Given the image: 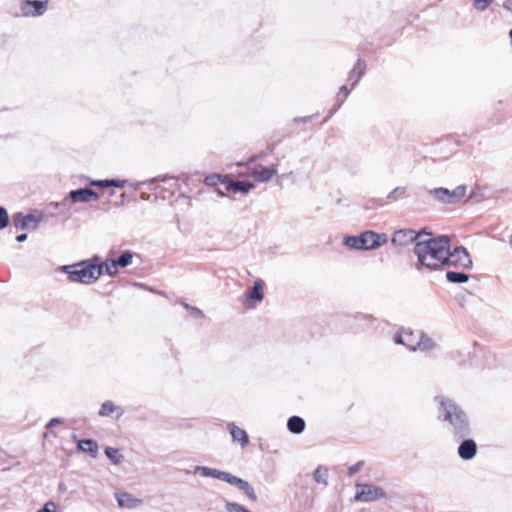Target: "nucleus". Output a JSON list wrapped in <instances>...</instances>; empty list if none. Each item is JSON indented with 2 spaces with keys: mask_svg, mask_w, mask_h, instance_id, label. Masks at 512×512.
Instances as JSON below:
<instances>
[{
  "mask_svg": "<svg viewBox=\"0 0 512 512\" xmlns=\"http://www.w3.org/2000/svg\"><path fill=\"white\" fill-rule=\"evenodd\" d=\"M366 67V61L362 58H359L355 63L354 67L352 68V70L349 72L348 80L352 81V89L358 84L361 77L365 74Z\"/></svg>",
  "mask_w": 512,
  "mask_h": 512,
  "instance_id": "obj_19",
  "label": "nucleus"
},
{
  "mask_svg": "<svg viewBox=\"0 0 512 512\" xmlns=\"http://www.w3.org/2000/svg\"><path fill=\"white\" fill-rule=\"evenodd\" d=\"M99 265H102V271L105 268V272L110 277H115L118 274V266L113 259H107L105 262L99 260Z\"/></svg>",
  "mask_w": 512,
  "mask_h": 512,
  "instance_id": "obj_29",
  "label": "nucleus"
},
{
  "mask_svg": "<svg viewBox=\"0 0 512 512\" xmlns=\"http://www.w3.org/2000/svg\"><path fill=\"white\" fill-rule=\"evenodd\" d=\"M360 238V248L364 251L375 250L388 242L386 233H376L372 230L362 232Z\"/></svg>",
  "mask_w": 512,
  "mask_h": 512,
  "instance_id": "obj_9",
  "label": "nucleus"
},
{
  "mask_svg": "<svg viewBox=\"0 0 512 512\" xmlns=\"http://www.w3.org/2000/svg\"><path fill=\"white\" fill-rule=\"evenodd\" d=\"M466 189V185H459L453 190L438 187L430 189L428 192L440 203L454 205L459 203L464 198Z\"/></svg>",
  "mask_w": 512,
  "mask_h": 512,
  "instance_id": "obj_6",
  "label": "nucleus"
},
{
  "mask_svg": "<svg viewBox=\"0 0 512 512\" xmlns=\"http://www.w3.org/2000/svg\"><path fill=\"white\" fill-rule=\"evenodd\" d=\"M445 277H446V280L450 283L462 284V283H466L469 280L470 276L467 273H465L463 270L462 271L449 270L446 272Z\"/></svg>",
  "mask_w": 512,
  "mask_h": 512,
  "instance_id": "obj_24",
  "label": "nucleus"
},
{
  "mask_svg": "<svg viewBox=\"0 0 512 512\" xmlns=\"http://www.w3.org/2000/svg\"><path fill=\"white\" fill-rule=\"evenodd\" d=\"M493 2L494 0H474L473 6L478 11H485Z\"/></svg>",
  "mask_w": 512,
  "mask_h": 512,
  "instance_id": "obj_34",
  "label": "nucleus"
},
{
  "mask_svg": "<svg viewBox=\"0 0 512 512\" xmlns=\"http://www.w3.org/2000/svg\"><path fill=\"white\" fill-rule=\"evenodd\" d=\"M113 412H117L116 419H119L124 414V411L121 407L116 406L112 401L107 400L102 404L99 410V415L105 417L109 416Z\"/></svg>",
  "mask_w": 512,
  "mask_h": 512,
  "instance_id": "obj_23",
  "label": "nucleus"
},
{
  "mask_svg": "<svg viewBox=\"0 0 512 512\" xmlns=\"http://www.w3.org/2000/svg\"><path fill=\"white\" fill-rule=\"evenodd\" d=\"M9 224V215L7 210L0 206V230L6 228Z\"/></svg>",
  "mask_w": 512,
  "mask_h": 512,
  "instance_id": "obj_35",
  "label": "nucleus"
},
{
  "mask_svg": "<svg viewBox=\"0 0 512 512\" xmlns=\"http://www.w3.org/2000/svg\"><path fill=\"white\" fill-rule=\"evenodd\" d=\"M249 170H251V175L258 182H266L269 181L274 175L277 174V169L275 166L265 167L262 165H254L253 167L247 166Z\"/></svg>",
  "mask_w": 512,
  "mask_h": 512,
  "instance_id": "obj_15",
  "label": "nucleus"
},
{
  "mask_svg": "<svg viewBox=\"0 0 512 512\" xmlns=\"http://www.w3.org/2000/svg\"><path fill=\"white\" fill-rule=\"evenodd\" d=\"M195 473L200 474L203 477H212L229 483L243 491L244 494L253 502L257 501V495L254 488L250 483L242 478H239L229 472L221 471L216 468L207 466H196Z\"/></svg>",
  "mask_w": 512,
  "mask_h": 512,
  "instance_id": "obj_4",
  "label": "nucleus"
},
{
  "mask_svg": "<svg viewBox=\"0 0 512 512\" xmlns=\"http://www.w3.org/2000/svg\"><path fill=\"white\" fill-rule=\"evenodd\" d=\"M343 102L344 99L338 100L333 106V108L328 112L327 116L325 117L322 123L326 122L330 117H332V115H334V113H336V111L341 107Z\"/></svg>",
  "mask_w": 512,
  "mask_h": 512,
  "instance_id": "obj_37",
  "label": "nucleus"
},
{
  "mask_svg": "<svg viewBox=\"0 0 512 512\" xmlns=\"http://www.w3.org/2000/svg\"><path fill=\"white\" fill-rule=\"evenodd\" d=\"M47 1L23 0L20 4L22 15L25 17L41 16L46 12Z\"/></svg>",
  "mask_w": 512,
  "mask_h": 512,
  "instance_id": "obj_11",
  "label": "nucleus"
},
{
  "mask_svg": "<svg viewBox=\"0 0 512 512\" xmlns=\"http://www.w3.org/2000/svg\"><path fill=\"white\" fill-rule=\"evenodd\" d=\"M274 152V146L273 145H269L266 150L260 152L259 154L255 155V156H252L248 159L247 162H237V166H250V165H253L256 160L258 159H262L268 155H272Z\"/></svg>",
  "mask_w": 512,
  "mask_h": 512,
  "instance_id": "obj_28",
  "label": "nucleus"
},
{
  "mask_svg": "<svg viewBox=\"0 0 512 512\" xmlns=\"http://www.w3.org/2000/svg\"><path fill=\"white\" fill-rule=\"evenodd\" d=\"M167 179H169V177L167 176H158V177H155V178H152V179H149L147 181H143L141 182L140 184L144 185V184H153L155 182H158V181H166Z\"/></svg>",
  "mask_w": 512,
  "mask_h": 512,
  "instance_id": "obj_44",
  "label": "nucleus"
},
{
  "mask_svg": "<svg viewBox=\"0 0 512 512\" xmlns=\"http://www.w3.org/2000/svg\"><path fill=\"white\" fill-rule=\"evenodd\" d=\"M77 448L85 453H88L92 458H96L98 455V444L93 439H81L77 442Z\"/></svg>",
  "mask_w": 512,
  "mask_h": 512,
  "instance_id": "obj_21",
  "label": "nucleus"
},
{
  "mask_svg": "<svg viewBox=\"0 0 512 512\" xmlns=\"http://www.w3.org/2000/svg\"><path fill=\"white\" fill-rule=\"evenodd\" d=\"M510 244L512 245V235H511V239H510Z\"/></svg>",
  "mask_w": 512,
  "mask_h": 512,
  "instance_id": "obj_52",
  "label": "nucleus"
},
{
  "mask_svg": "<svg viewBox=\"0 0 512 512\" xmlns=\"http://www.w3.org/2000/svg\"><path fill=\"white\" fill-rule=\"evenodd\" d=\"M418 337L419 331H412L411 329L402 328L395 334L394 342L396 344L406 346L411 351H415L419 345V343H417Z\"/></svg>",
  "mask_w": 512,
  "mask_h": 512,
  "instance_id": "obj_10",
  "label": "nucleus"
},
{
  "mask_svg": "<svg viewBox=\"0 0 512 512\" xmlns=\"http://www.w3.org/2000/svg\"><path fill=\"white\" fill-rule=\"evenodd\" d=\"M223 184H225V188L227 191H232L234 193H243L246 194L250 190L254 188V184L247 180H231L229 177H223Z\"/></svg>",
  "mask_w": 512,
  "mask_h": 512,
  "instance_id": "obj_13",
  "label": "nucleus"
},
{
  "mask_svg": "<svg viewBox=\"0 0 512 512\" xmlns=\"http://www.w3.org/2000/svg\"><path fill=\"white\" fill-rule=\"evenodd\" d=\"M503 8L512 13V0H506L503 4Z\"/></svg>",
  "mask_w": 512,
  "mask_h": 512,
  "instance_id": "obj_48",
  "label": "nucleus"
},
{
  "mask_svg": "<svg viewBox=\"0 0 512 512\" xmlns=\"http://www.w3.org/2000/svg\"><path fill=\"white\" fill-rule=\"evenodd\" d=\"M423 236H430V232L426 228L420 231H415L410 228L400 229L393 233L391 242L396 246H407L410 243H416L421 240Z\"/></svg>",
  "mask_w": 512,
  "mask_h": 512,
  "instance_id": "obj_7",
  "label": "nucleus"
},
{
  "mask_svg": "<svg viewBox=\"0 0 512 512\" xmlns=\"http://www.w3.org/2000/svg\"><path fill=\"white\" fill-rule=\"evenodd\" d=\"M189 314L191 315V317L195 318V319H201L204 317V314L203 312L197 308V307H192L190 311H188Z\"/></svg>",
  "mask_w": 512,
  "mask_h": 512,
  "instance_id": "obj_41",
  "label": "nucleus"
},
{
  "mask_svg": "<svg viewBox=\"0 0 512 512\" xmlns=\"http://www.w3.org/2000/svg\"><path fill=\"white\" fill-rule=\"evenodd\" d=\"M56 505L54 502H47L41 509L37 512H55Z\"/></svg>",
  "mask_w": 512,
  "mask_h": 512,
  "instance_id": "obj_42",
  "label": "nucleus"
},
{
  "mask_svg": "<svg viewBox=\"0 0 512 512\" xmlns=\"http://www.w3.org/2000/svg\"><path fill=\"white\" fill-rule=\"evenodd\" d=\"M443 259V269L454 267L457 269L468 270L473 266L472 259L467 249L463 246H456L451 250V246L447 249V255Z\"/></svg>",
  "mask_w": 512,
  "mask_h": 512,
  "instance_id": "obj_5",
  "label": "nucleus"
},
{
  "mask_svg": "<svg viewBox=\"0 0 512 512\" xmlns=\"http://www.w3.org/2000/svg\"><path fill=\"white\" fill-rule=\"evenodd\" d=\"M104 453L114 465H119L124 460V456L118 448L106 447Z\"/></svg>",
  "mask_w": 512,
  "mask_h": 512,
  "instance_id": "obj_27",
  "label": "nucleus"
},
{
  "mask_svg": "<svg viewBox=\"0 0 512 512\" xmlns=\"http://www.w3.org/2000/svg\"><path fill=\"white\" fill-rule=\"evenodd\" d=\"M62 423V419L61 418H52L46 425V428L47 429H50L58 424H61Z\"/></svg>",
  "mask_w": 512,
  "mask_h": 512,
  "instance_id": "obj_45",
  "label": "nucleus"
},
{
  "mask_svg": "<svg viewBox=\"0 0 512 512\" xmlns=\"http://www.w3.org/2000/svg\"><path fill=\"white\" fill-rule=\"evenodd\" d=\"M314 480L319 484H328V469L322 466H319L315 469L313 473Z\"/></svg>",
  "mask_w": 512,
  "mask_h": 512,
  "instance_id": "obj_30",
  "label": "nucleus"
},
{
  "mask_svg": "<svg viewBox=\"0 0 512 512\" xmlns=\"http://www.w3.org/2000/svg\"><path fill=\"white\" fill-rule=\"evenodd\" d=\"M223 177L224 176H221L219 174L209 175L205 178L204 182L207 185H216L218 183H223Z\"/></svg>",
  "mask_w": 512,
  "mask_h": 512,
  "instance_id": "obj_36",
  "label": "nucleus"
},
{
  "mask_svg": "<svg viewBox=\"0 0 512 512\" xmlns=\"http://www.w3.org/2000/svg\"><path fill=\"white\" fill-rule=\"evenodd\" d=\"M417 343H419L417 349H420L422 351H429L435 347L434 341L423 331H419Z\"/></svg>",
  "mask_w": 512,
  "mask_h": 512,
  "instance_id": "obj_26",
  "label": "nucleus"
},
{
  "mask_svg": "<svg viewBox=\"0 0 512 512\" xmlns=\"http://www.w3.org/2000/svg\"><path fill=\"white\" fill-rule=\"evenodd\" d=\"M183 306L187 311H190L193 306L189 305L188 303H183Z\"/></svg>",
  "mask_w": 512,
  "mask_h": 512,
  "instance_id": "obj_50",
  "label": "nucleus"
},
{
  "mask_svg": "<svg viewBox=\"0 0 512 512\" xmlns=\"http://www.w3.org/2000/svg\"><path fill=\"white\" fill-rule=\"evenodd\" d=\"M134 253L130 250L123 251L118 257L113 258L116 265L120 268H126L132 264Z\"/></svg>",
  "mask_w": 512,
  "mask_h": 512,
  "instance_id": "obj_25",
  "label": "nucleus"
},
{
  "mask_svg": "<svg viewBox=\"0 0 512 512\" xmlns=\"http://www.w3.org/2000/svg\"><path fill=\"white\" fill-rule=\"evenodd\" d=\"M440 399L439 419L448 422L450 432L456 441L467 437L471 433L470 423L466 413L452 400L436 397Z\"/></svg>",
  "mask_w": 512,
  "mask_h": 512,
  "instance_id": "obj_2",
  "label": "nucleus"
},
{
  "mask_svg": "<svg viewBox=\"0 0 512 512\" xmlns=\"http://www.w3.org/2000/svg\"><path fill=\"white\" fill-rule=\"evenodd\" d=\"M362 465H363V461H359V462L355 463L354 465L350 466V467L348 468V476H350V477H351V476H353L354 474H356V473L360 470V468L362 467Z\"/></svg>",
  "mask_w": 512,
  "mask_h": 512,
  "instance_id": "obj_38",
  "label": "nucleus"
},
{
  "mask_svg": "<svg viewBox=\"0 0 512 512\" xmlns=\"http://www.w3.org/2000/svg\"><path fill=\"white\" fill-rule=\"evenodd\" d=\"M458 447V455L462 460H471L477 453V444L473 439L463 438Z\"/></svg>",
  "mask_w": 512,
  "mask_h": 512,
  "instance_id": "obj_16",
  "label": "nucleus"
},
{
  "mask_svg": "<svg viewBox=\"0 0 512 512\" xmlns=\"http://www.w3.org/2000/svg\"><path fill=\"white\" fill-rule=\"evenodd\" d=\"M39 220L33 214H23L18 212L13 215V224L17 229L26 230L30 229V223H33V229L38 225Z\"/></svg>",
  "mask_w": 512,
  "mask_h": 512,
  "instance_id": "obj_17",
  "label": "nucleus"
},
{
  "mask_svg": "<svg viewBox=\"0 0 512 512\" xmlns=\"http://www.w3.org/2000/svg\"><path fill=\"white\" fill-rule=\"evenodd\" d=\"M385 204L384 200H371L368 202V204L365 206L366 209H375L379 206H383Z\"/></svg>",
  "mask_w": 512,
  "mask_h": 512,
  "instance_id": "obj_40",
  "label": "nucleus"
},
{
  "mask_svg": "<svg viewBox=\"0 0 512 512\" xmlns=\"http://www.w3.org/2000/svg\"><path fill=\"white\" fill-rule=\"evenodd\" d=\"M91 185L100 187V188H109V179L93 180V181H91Z\"/></svg>",
  "mask_w": 512,
  "mask_h": 512,
  "instance_id": "obj_43",
  "label": "nucleus"
},
{
  "mask_svg": "<svg viewBox=\"0 0 512 512\" xmlns=\"http://www.w3.org/2000/svg\"><path fill=\"white\" fill-rule=\"evenodd\" d=\"M26 239H27V234L26 233L19 234L16 237V241L19 242V243L24 242Z\"/></svg>",
  "mask_w": 512,
  "mask_h": 512,
  "instance_id": "obj_49",
  "label": "nucleus"
},
{
  "mask_svg": "<svg viewBox=\"0 0 512 512\" xmlns=\"http://www.w3.org/2000/svg\"><path fill=\"white\" fill-rule=\"evenodd\" d=\"M312 118V116H305V117H300V118H295L294 119V122H303V123H307L308 121H310Z\"/></svg>",
  "mask_w": 512,
  "mask_h": 512,
  "instance_id": "obj_47",
  "label": "nucleus"
},
{
  "mask_svg": "<svg viewBox=\"0 0 512 512\" xmlns=\"http://www.w3.org/2000/svg\"><path fill=\"white\" fill-rule=\"evenodd\" d=\"M349 93H350V90L348 89V87L346 85H343L339 89L338 96L343 94L344 95V99H345L349 95Z\"/></svg>",
  "mask_w": 512,
  "mask_h": 512,
  "instance_id": "obj_46",
  "label": "nucleus"
},
{
  "mask_svg": "<svg viewBox=\"0 0 512 512\" xmlns=\"http://www.w3.org/2000/svg\"><path fill=\"white\" fill-rule=\"evenodd\" d=\"M362 238H360V235H357V236H345L344 237V240H343V243L349 247V248H352V249H356V250H361L360 248V243Z\"/></svg>",
  "mask_w": 512,
  "mask_h": 512,
  "instance_id": "obj_31",
  "label": "nucleus"
},
{
  "mask_svg": "<svg viewBox=\"0 0 512 512\" xmlns=\"http://www.w3.org/2000/svg\"><path fill=\"white\" fill-rule=\"evenodd\" d=\"M426 239L417 241L414 245V253L417 256L415 268L420 272H432L443 270V259L450 247L448 235L427 236Z\"/></svg>",
  "mask_w": 512,
  "mask_h": 512,
  "instance_id": "obj_1",
  "label": "nucleus"
},
{
  "mask_svg": "<svg viewBox=\"0 0 512 512\" xmlns=\"http://www.w3.org/2000/svg\"><path fill=\"white\" fill-rule=\"evenodd\" d=\"M217 191L221 196H224V193H222L219 189Z\"/></svg>",
  "mask_w": 512,
  "mask_h": 512,
  "instance_id": "obj_51",
  "label": "nucleus"
},
{
  "mask_svg": "<svg viewBox=\"0 0 512 512\" xmlns=\"http://www.w3.org/2000/svg\"><path fill=\"white\" fill-rule=\"evenodd\" d=\"M225 508L228 512H251L236 502H227Z\"/></svg>",
  "mask_w": 512,
  "mask_h": 512,
  "instance_id": "obj_33",
  "label": "nucleus"
},
{
  "mask_svg": "<svg viewBox=\"0 0 512 512\" xmlns=\"http://www.w3.org/2000/svg\"><path fill=\"white\" fill-rule=\"evenodd\" d=\"M125 184H126L125 180L109 179V188L110 187L124 188Z\"/></svg>",
  "mask_w": 512,
  "mask_h": 512,
  "instance_id": "obj_39",
  "label": "nucleus"
},
{
  "mask_svg": "<svg viewBox=\"0 0 512 512\" xmlns=\"http://www.w3.org/2000/svg\"><path fill=\"white\" fill-rule=\"evenodd\" d=\"M118 506L121 508L134 509L142 505L143 500L134 497L132 494L127 492H121L115 494Z\"/></svg>",
  "mask_w": 512,
  "mask_h": 512,
  "instance_id": "obj_18",
  "label": "nucleus"
},
{
  "mask_svg": "<svg viewBox=\"0 0 512 512\" xmlns=\"http://www.w3.org/2000/svg\"><path fill=\"white\" fill-rule=\"evenodd\" d=\"M386 497V492L378 486L372 484H356L355 500L359 502H374Z\"/></svg>",
  "mask_w": 512,
  "mask_h": 512,
  "instance_id": "obj_8",
  "label": "nucleus"
},
{
  "mask_svg": "<svg viewBox=\"0 0 512 512\" xmlns=\"http://www.w3.org/2000/svg\"><path fill=\"white\" fill-rule=\"evenodd\" d=\"M244 297L247 307H253L254 304L252 302H261L264 298L262 280H256L253 287L245 291Z\"/></svg>",
  "mask_w": 512,
  "mask_h": 512,
  "instance_id": "obj_14",
  "label": "nucleus"
},
{
  "mask_svg": "<svg viewBox=\"0 0 512 512\" xmlns=\"http://www.w3.org/2000/svg\"><path fill=\"white\" fill-rule=\"evenodd\" d=\"M60 270L68 275L71 282L85 285L96 282L102 276V265H99L98 255L71 265H63Z\"/></svg>",
  "mask_w": 512,
  "mask_h": 512,
  "instance_id": "obj_3",
  "label": "nucleus"
},
{
  "mask_svg": "<svg viewBox=\"0 0 512 512\" xmlns=\"http://www.w3.org/2000/svg\"><path fill=\"white\" fill-rule=\"evenodd\" d=\"M227 428L232 436L233 441L240 443L242 448L249 444V437L244 429L239 428L234 423H228Z\"/></svg>",
  "mask_w": 512,
  "mask_h": 512,
  "instance_id": "obj_20",
  "label": "nucleus"
},
{
  "mask_svg": "<svg viewBox=\"0 0 512 512\" xmlns=\"http://www.w3.org/2000/svg\"><path fill=\"white\" fill-rule=\"evenodd\" d=\"M68 197L73 203H88L92 200H98L99 194L90 187H82L71 190Z\"/></svg>",
  "mask_w": 512,
  "mask_h": 512,
  "instance_id": "obj_12",
  "label": "nucleus"
},
{
  "mask_svg": "<svg viewBox=\"0 0 512 512\" xmlns=\"http://www.w3.org/2000/svg\"><path fill=\"white\" fill-rule=\"evenodd\" d=\"M305 420L300 416H291L287 421V429L293 434H300L305 430Z\"/></svg>",
  "mask_w": 512,
  "mask_h": 512,
  "instance_id": "obj_22",
  "label": "nucleus"
},
{
  "mask_svg": "<svg viewBox=\"0 0 512 512\" xmlns=\"http://www.w3.org/2000/svg\"><path fill=\"white\" fill-rule=\"evenodd\" d=\"M406 187L404 186H398L396 188H394L388 195H387V199L389 200H392V201H396L398 200L399 198H402L405 196L406 194Z\"/></svg>",
  "mask_w": 512,
  "mask_h": 512,
  "instance_id": "obj_32",
  "label": "nucleus"
}]
</instances>
